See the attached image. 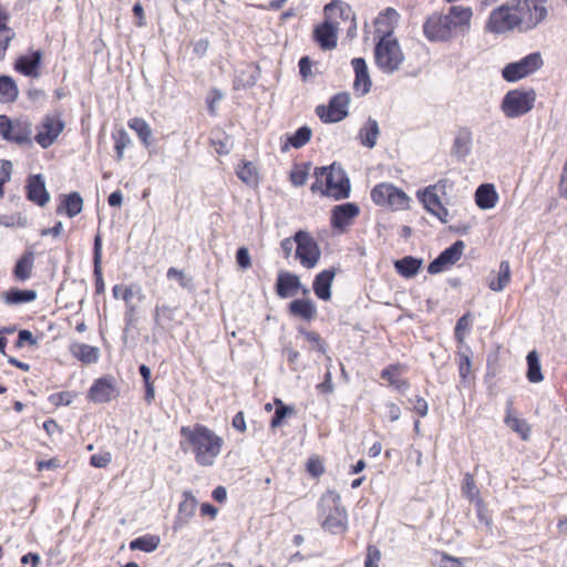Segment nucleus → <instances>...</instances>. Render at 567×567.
I'll use <instances>...</instances> for the list:
<instances>
[{"label":"nucleus","instance_id":"45","mask_svg":"<svg viewBox=\"0 0 567 567\" xmlns=\"http://www.w3.org/2000/svg\"><path fill=\"white\" fill-rule=\"evenodd\" d=\"M462 493L470 502H476L482 505L483 501L480 497V489L476 485L475 478L471 473H465L462 482Z\"/></svg>","mask_w":567,"mask_h":567},{"label":"nucleus","instance_id":"63","mask_svg":"<svg viewBox=\"0 0 567 567\" xmlns=\"http://www.w3.org/2000/svg\"><path fill=\"white\" fill-rule=\"evenodd\" d=\"M25 343L29 346H34L37 343L35 338L29 330H20L18 334V340L16 342V348H22Z\"/></svg>","mask_w":567,"mask_h":567},{"label":"nucleus","instance_id":"17","mask_svg":"<svg viewBox=\"0 0 567 567\" xmlns=\"http://www.w3.org/2000/svg\"><path fill=\"white\" fill-rule=\"evenodd\" d=\"M464 250V243L462 240L455 241L449 248L444 249L427 267L430 274H439L456 264Z\"/></svg>","mask_w":567,"mask_h":567},{"label":"nucleus","instance_id":"61","mask_svg":"<svg viewBox=\"0 0 567 567\" xmlns=\"http://www.w3.org/2000/svg\"><path fill=\"white\" fill-rule=\"evenodd\" d=\"M221 96V93L216 89L209 91L206 103L210 115H216V104L220 101Z\"/></svg>","mask_w":567,"mask_h":567},{"label":"nucleus","instance_id":"15","mask_svg":"<svg viewBox=\"0 0 567 567\" xmlns=\"http://www.w3.org/2000/svg\"><path fill=\"white\" fill-rule=\"evenodd\" d=\"M64 128V123L59 115L44 116L41 124L37 127L34 141L43 148L50 147Z\"/></svg>","mask_w":567,"mask_h":567},{"label":"nucleus","instance_id":"34","mask_svg":"<svg viewBox=\"0 0 567 567\" xmlns=\"http://www.w3.org/2000/svg\"><path fill=\"white\" fill-rule=\"evenodd\" d=\"M236 175L248 186H257L259 183V172L250 161H241L236 167Z\"/></svg>","mask_w":567,"mask_h":567},{"label":"nucleus","instance_id":"19","mask_svg":"<svg viewBox=\"0 0 567 567\" xmlns=\"http://www.w3.org/2000/svg\"><path fill=\"white\" fill-rule=\"evenodd\" d=\"M299 289L302 290L303 295H308V288L303 287L300 282L299 277L296 274L288 271H280L276 282V293L280 298H288L296 293Z\"/></svg>","mask_w":567,"mask_h":567},{"label":"nucleus","instance_id":"32","mask_svg":"<svg viewBox=\"0 0 567 567\" xmlns=\"http://www.w3.org/2000/svg\"><path fill=\"white\" fill-rule=\"evenodd\" d=\"M497 200L498 194L492 184H483L475 192V203L481 209L495 207Z\"/></svg>","mask_w":567,"mask_h":567},{"label":"nucleus","instance_id":"47","mask_svg":"<svg viewBox=\"0 0 567 567\" xmlns=\"http://www.w3.org/2000/svg\"><path fill=\"white\" fill-rule=\"evenodd\" d=\"M274 405L276 406L275 414L270 421V426L276 429L280 426L287 416H291L295 413L292 406L286 405L282 400L275 398Z\"/></svg>","mask_w":567,"mask_h":567},{"label":"nucleus","instance_id":"37","mask_svg":"<svg viewBox=\"0 0 567 567\" xmlns=\"http://www.w3.org/2000/svg\"><path fill=\"white\" fill-rule=\"evenodd\" d=\"M472 145V133L467 128H460L452 146V153L458 157H465Z\"/></svg>","mask_w":567,"mask_h":567},{"label":"nucleus","instance_id":"52","mask_svg":"<svg viewBox=\"0 0 567 567\" xmlns=\"http://www.w3.org/2000/svg\"><path fill=\"white\" fill-rule=\"evenodd\" d=\"M75 396H76L75 392L61 391V392L52 393L51 395H49L48 400L53 406L60 408L63 405H70L73 402V400L75 399Z\"/></svg>","mask_w":567,"mask_h":567},{"label":"nucleus","instance_id":"28","mask_svg":"<svg viewBox=\"0 0 567 567\" xmlns=\"http://www.w3.org/2000/svg\"><path fill=\"white\" fill-rule=\"evenodd\" d=\"M544 66L540 52H533L519 61L506 64L502 71H538Z\"/></svg>","mask_w":567,"mask_h":567},{"label":"nucleus","instance_id":"62","mask_svg":"<svg viewBox=\"0 0 567 567\" xmlns=\"http://www.w3.org/2000/svg\"><path fill=\"white\" fill-rule=\"evenodd\" d=\"M236 261L241 269H248L251 267V259L246 247L238 248L236 252Z\"/></svg>","mask_w":567,"mask_h":567},{"label":"nucleus","instance_id":"53","mask_svg":"<svg viewBox=\"0 0 567 567\" xmlns=\"http://www.w3.org/2000/svg\"><path fill=\"white\" fill-rule=\"evenodd\" d=\"M299 332L311 344L313 350H316L319 353L326 352V342L323 341V339L317 331H308L305 329H299Z\"/></svg>","mask_w":567,"mask_h":567},{"label":"nucleus","instance_id":"46","mask_svg":"<svg viewBox=\"0 0 567 567\" xmlns=\"http://www.w3.org/2000/svg\"><path fill=\"white\" fill-rule=\"evenodd\" d=\"M159 545V537L156 535H144L133 539L130 543L132 550H142L145 553L154 551Z\"/></svg>","mask_w":567,"mask_h":567},{"label":"nucleus","instance_id":"26","mask_svg":"<svg viewBox=\"0 0 567 567\" xmlns=\"http://www.w3.org/2000/svg\"><path fill=\"white\" fill-rule=\"evenodd\" d=\"M198 502L190 491L182 493V501L178 504L176 525L187 524L195 515Z\"/></svg>","mask_w":567,"mask_h":567},{"label":"nucleus","instance_id":"55","mask_svg":"<svg viewBox=\"0 0 567 567\" xmlns=\"http://www.w3.org/2000/svg\"><path fill=\"white\" fill-rule=\"evenodd\" d=\"M306 471L315 478L321 476L326 471L322 458L319 455H311L306 463Z\"/></svg>","mask_w":567,"mask_h":567},{"label":"nucleus","instance_id":"58","mask_svg":"<svg viewBox=\"0 0 567 567\" xmlns=\"http://www.w3.org/2000/svg\"><path fill=\"white\" fill-rule=\"evenodd\" d=\"M381 560V551L375 545H368L364 567H379V563Z\"/></svg>","mask_w":567,"mask_h":567},{"label":"nucleus","instance_id":"33","mask_svg":"<svg viewBox=\"0 0 567 567\" xmlns=\"http://www.w3.org/2000/svg\"><path fill=\"white\" fill-rule=\"evenodd\" d=\"M1 299L6 305H21L32 302L37 299V292L31 289H9L1 293Z\"/></svg>","mask_w":567,"mask_h":567},{"label":"nucleus","instance_id":"40","mask_svg":"<svg viewBox=\"0 0 567 567\" xmlns=\"http://www.w3.org/2000/svg\"><path fill=\"white\" fill-rule=\"evenodd\" d=\"M8 18V11L2 4H0V56H3L9 42L14 38V32L12 29L7 27Z\"/></svg>","mask_w":567,"mask_h":567},{"label":"nucleus","instance_id":"39","mask_svg":"<svg viewBox=\"0 0 567 567\" xmlns=\"http://www.w3.org/2000/svg\"><path fill=\"white\" fill-rule=\"evenodd\" d=\"M127 125L137 134L138 138L141 140V143L145 147H148L151 145L152 130L144 118L132 117L128 120Z\"/></svg>","mask_w":567,"mask_h":567},{"label":"nucleus","instance_id":"38","mask_svg":"<svg viewBox=\"0 0 567 567\" xmlns=\"http://www.w3.org/2000/svg\"><path fill=\"white\" fill-rule=\"evenodd\" d=\"M42 59L41 51H32L29 54L21 55L17 59L14 63V71L17 72H27V71H37L40 65Z\"/></svg>","mask_w":567,"mask_h":567},{"label":"nucleus","instance_id":"12","mask_svg":"<svg viewBox=\"0 0 567 567\" xmlns=\"http://www.w3.org/2000/svg\"><path fill=\"white\" fill-rule=\"evenodd\" d=\"M0 136L17 145H31L32 124L27 120H11L7 115H0Z\"/></svg>","mask_w":567,"mask_h":567},{"label":"nucleus","instance_id":"64","mask_svg":"<svg viewBox=\"0 0 567 567\" xmlns=\"http://www.w3.org/2000/svg\"><path fill=\"white\" fill-rule=\"evenodd\" d=\"M442 567H463L461 558L453 557L445 551H440Z\"/></svg>","mask_w":567,"mask_h":567},{"label":"nucleus","instance_id":"54","mask_svg":"<svg viewBox=\"0 0 567 567\" xmlns=\"http://www.w3.org/2000/svg\"><path fill=\"white\" fill-rule=\"evenodd\" d=\"M456 364L458 369V374L462 381H466L471 374L472 369V360L467 353L458 352L456 354Z\"/></svg>","mask_w":567,"mask_h":567},{"label":"nucleus","instance_id":"31","mask_svg":"<svg viewBox=\"0 0 567 567\" xmlns=\"http://www.w3.org/2000/svg\"><path fill=\"white\" fill-rule=\"evenodd\" d=\"M71 354L83 364H92L97 362L100 358L99 348L86 343H73L70 347Z\"/></svg>","mask_w":567,"mask_h":567},{"label":"nucleus","instance_id":"35","mask_svg":"<svg viewBox=\"0 0 567 567\" xmlns=\"http://www.w3.org/2000/svg\"><path fill=\"white\" fill-rule=\"evenodd\" d=\"M422 260L412 256L403 257L394 262L398 274L404 278L414 277L421 269Z\"/></svg>","mask_w":567,"mask_h":567},{"label":"nucleus","instance_id":"51","mask_svg":"<svg viewBox=\"0 0 567 567\" xmlns=\"http://www.w3.org/2000/svg\"><path fill=\"white\" fill-rule=\"evenodd\" d=\"M471 328V313L467 312L463 315L456 322L455 329H454V336L458 343H464L466 332Z\"/></svg>","mask_w":567,"mask_h":567},{"label":"nucleus","instance_id":"8","mask_svg":"<svg viewBox=\"0 0 567 567\" xmlns=\"http://www.w3.org/2000/svg\"><path fill=\"white\" fill-rule=\"evenodd\" d=\"M518 29L520 31V22L511 0L492 10L485 24V31L489 33L501 34Z\"/></svg>","mask_w":567,"mask_h":567},{"label":"nucleus","instance_id":"48","mask_svg":"<svg viewBox=\"0 0 567 567\" xmlns=\"http://www.w3.org/2000/svg\"><path fill=\"white\" fill-rule=\"evenodd\" d=\"M527 379L532 383H538L543 381L544 377L540 369V363L538 360V355L535 351H532L527 354Z\"/></svg>","mask_w":567,"mask_h":567},{"label":"nucleus","instance_id":"23","mask_svg":"<svg viewBox=\"0 0 567 567\" xmlns=\"http://www.w3.org/2000/svg\"><path fill=\"white\" fill-rule=\"evenodd\" d=\"M25 193L28 200L40 207L45 206L50 200V194L48 193L44 179L40 174L31 175L27 179Z\"/></svg>","mask_w":567,"mask_h":567},{"label":"nucleus","instance_id":"43","mask_svg":"<svg viewBox=\"0 0 567 567\" xmlns=\"http://www.w3.org/2000/svg\"><path fill=\"white\" fill-rule=\"evenodd\" d=\"M511 281V265L507 260L499 264L498 274L495 279L488 282V287L493 291H502Z\"/></svg>","mask_w":567,"mask_h":567},{"label":"nucleus","instance_id":"1","mask_svg":"<svg viewBox=\"0 0 567 567\" xmlns=\"http://www.w3.org/2000/svg\"><path fill=\"white\" fill-rule=\"evenodd\" d=\"M179 446L184 452H190L197 465L213 466L221 453L224 439L214 430L202 423L184 425L179 430Z\"/></svg>","mask_w":567,"mask_h":567},{"label":"nucleus","instance_id":"14","mask_svg":"<svg viewBox=\"0 0 567 567\" xmlns=\"http://www.w3.org/2000/svg\"><path fill=\"white\" fill-rule=\"evenodd\" d=\"M350 96L348 93H338L329 101L328 106L319 105L316 113L324 123H337L348 115Z\"/></svg>","mask_w":567,"mask_h":567},{"label":"nucleus","instance_id":"21","mask_svg":"<svg viewBox=\"0 0 567 567\" xmlns=\"http://www.w3.org/2000/svg\"><path fill=\"white\" fill-rule=\"evenodd\" d=\"M406 370L408 367L405 364L396 362L385 367L381 371L380 377L396 391L404 392L410 388V381L402 377Z\"/></svg>","mask_w":567,"mask_h":567},{"label":"nucleus","instance_id":"20","mask_svg":"<svg viewBox=\"0 0 567 567\" xmlns=\"http://www.w3.org/2000/svg\"><path fill=\"white\" fill-rule=\"evenodd\" d=\"M326 19L331 21L339 17L343 21H350L349 32L351 30H357V21L355 13L352 10L351 6L342 0H332L327 3L323 8Z\"/></svg>","mask_w":567,"mask_h":567},{"label":"nucleus","instance_id":"56","mask_svg":"<svg viewBox=\"0 0 567 567\" xmlns=\"http://www.w3.org/2000/svg\"><path fill=\"white\" fill-rule=\"evenodd\" d=\"M12 163L8 159H0V199L4 196V186L10 182L12 175Z\"/></svg>","mask_w":567,"mask_h":567},{"label":"nucleus","instance_id":"9","mask_svg":"<svg viewBox=\"0 0 567 567\" xmlns=\"http://www.w3.org/2000/svg\"><path fill=\"white\" fill-rule=\"evenodd\" d=\"M296 243L295 257L306 269L315 268L321 258V249L315 237L307 230H298L293 235Z\"/></svg>","mask_w":567,"mask_h":567},{"label":"nucleus","instance_id":"25","mask_svg":"<svg viewBox=\"0 0 567 567\" xmlns=\"http://www.w3.org/2000/svg\"><path fill=\"white\" fill-rule=\"evenodd\" d=\"M83 209V198L78 192L60 196V204L56 207L58 215H66L69 218L78 216Z\"/></svg>","mask_w":567,"mask_h":567},{"label":"nucleus","instance_id":"7","mask_svg":"<svg viewBox=\"0 0 567 567\" xmlns=\"http://www.w3.org/2000/svg\"><path fill=\"white\" fill-rule=\"evenodd\" d=\"M375 63L381 69L395 71L402 64L404 56L396 39L392 38V33L384 34L374 48Z\"/></svg>","mask_w":567,"mask_h":567},{"label":"nucleus","instance_id":"42","mask_svg":"<svg viewBox=\"0 0 567 567\" xmlns=\"http://www.w3.org/2000/svg\"><path fill=\"white\" fill-rule=\"evenodd\" d=\"M378 136V122L375 120L369 118L365 125L359 132L361 144L371 148L375 145Z\"/></svg>","mask_w":567,"mask_h":567},{"label":"nucleus","instance_id":"59","mask_svg":"<svg viewBox=\"0 0 567 567\" xmlns=\"http://www.w3.org/2000/svg\"><path fill=\"white\" fill-rule=\"evenodd\" d=\"M112 462V454L110 452H103L93 454L90 457V464L96 468H104Z\"/></svg>","mask_w":567,"mask_h":567},{"label":"nucleus","instance_id":"13","mask_svg":"<svg viewBox=\"0 0 567 567\" xmlns=\"http://www.w3.org/2000/svg\"><path fill=\"white\" fill-rule=\"evenodd\" d=\"M120 391L113 375H103L92 383L87 391L86 399L94 403H109L117 399Z\"/></svg>","mask_w":567,"mask_h":567},{"label":"nucleus","instance_id":"11","mask_svg":"<svg viewBox=\"0 0 567 567\" xmlns=\"http://www.w3.org/2000/svg\"><path fill=\"white\" fill-rule=\"evenodd\" d=\"M535 101L534 90H511L505 94L501 109L506 117L515 118L528 113L534 107Z\"/></svg>","mask_w":567,"mask_h":567},{"label":"nucleus","instance_id":"6","mask_svg":"<svg viewBox=\"0 0 567 567\" xmlns=\"http://www.w3.org/2000/svg\"><path fill=\"white\" fill-rule=\"evenodd\" d=\"M370 196L377 206L386 207L392 210H405L410 207L408 194L391 183L377 184L371 189Z\"/></svg>","mask_w":567,"mask_h":567},{"label":"nucleus","instance_id":"50","mask_svg":"<svg viewBox=\"0 0 567 567\" xmlns=\"http://www.w3.org/2000/svg\"><path fill=\"white\" fill-rule=\"evenodd\" d=\"M310 172V164L309 163H302L297 164L292 167L289 179L291 184L296 187L303 186L308 179Z\"/></svg>","mask_w":567,"mask_h":567},{"label":"nucleus","instance_id":"29","mask_svg":"<svg viewBox=\"0 0 567 567\" xmlns=\"http://www.w3.org/2000/svg\"><path fill=\"white\" fill-rule=\"evenodd\" d=\"M93 266V274L95 277V292L103 293L105 290V285L102 272V236L100 234H97L94 238Z\"/></svg>","mask_w":567,"mask_h":567},{"label":"nucleus","instance_id":"27","mask_svg":"<svg viewBox=\"0 0 567 567\" xmlns=\"http://www.w3.org/2000/svg\"><path fill=\"white\" fill-rule=\"evenodd\" d=\"M336 271L333 269H324L321 272L317 274L313 282L312 288L315 295L323 300L328 301L331 298V286L332 281L334 279Z\"/></svg>","mask_w":567,"mask_h":567},{"label":"nucleus","instance_id":"5","mask_svg":"<svg viewBox=\"0 0 567 567\" xmlns=\"http://www.w3.org/2000/svg\"><path fill=\"white\" fill-rule=\"evenodd\" d=\"M511 3L519 19L520 32L535 29L547 18V0H511Z\"/></svg>","mask_w":567,"mask_h":567},{"label":"nucleus","instance_id":"49","mask_svg":"<svg viewBox=\"0 0 567 567\" xmlns=\"http://www.w3.org/2000/svg\"><path fill=\"white\" fill-rule=\"evenodd\" d=\"M505 423L509 426L514 432L519 434L523 440H528L530 434V426L527 424L525 420H522L517 416L508 413L505 417Z\"/></svg>","mask_w":567,"mask_h":567},{"label":"nucleus","instance_id":"16","mask_svg":"<svg viewBox=\"0 0 567 567\" xmlns=\"http://www.w3.org/2000/svg\"><path fill=\"white\" fill-rule=\"evenodd\" d=\"M360 215V207L355 203L336 205L331 209L330 226L339 233H344Z\"/></svg>","mask_w":567,"mask_h":567},{"label":"nucleus","instance_id":"10","mask_svg":"<svg viewBox=\"0 0 567 567\" xmlns=\"http://www.w3.org/2000/svg\"><path fill=\"white\" fill-rule=\"evenodd\" d=\"M445 189L446 181L440 179L437 183L417 192V198L424 208L444 224L449 221V210L441 199V196L445 195Z\"/></svg>","mask_w":567,"mask_h":567},{"label":"nucleus","instance_id":"30","mask_svg":"<svg viewBox=\"0 0 567 567\" xmlns=\"http://www.w3.org/2000/svg\"><path fill=\"white\" fill-rule=\"evenodd\" d=\"M34 267V254L31 250H25L17 260L12 274L16 280L25 281L31 278Z\"/></svg>","mask_w":567,"mask_h":567},{"label":"nucleus","instance_id":"24","mask_svg":"<svg viewBox=\"0 0 567 567\" xmlns=\"http://www.w3.org/2000/svg\"><path fill=\"white\" fill-rule=\"evenodd\" d=\"M288 312L292 317L310 322L317 317V307L310 298H300L288 305Z\"/></svg>","mask_w":567,"mask_h":567},{"label":"nucleus","instance_id":"41","mask_svg":"<svg viewBox=\"0 0 567 567\" xmlns=\"http://www.w3.org/2000/svg\"><path fill=\"white\" fill-rule=\"evenodd\" d=\"M210 145L214 147L218 155H227L231 148V141L229 135L223 130H215L210 135Z\"/></svg>","mask_w":567,"mask_h":567},{"label":"nucleus","instance_id":"22","mask_svg":"<svg viewBox=\"0 0 567 567\" xmlns=\"http://www.w3.org/2000/svg\"><path fill=\"white\" fill-rule=\"evenodd\" d=\"M313 40L322 50L334 49L338 41V25L326 19L315 28Z\"/></svg>","mask_w":567,"mask_h":567},{"label":"nucleus","instance_id":"2","mask_svg":"<svg viewBox=\"0 0 567 567\" xmlns=\"http://www.w3.org/2000/svg\"><path fill=\"white\" fill-rule=\"evenodd\" d=\"M473 11L470 7L452 6L446 14H432L423 24L424 35L430 41L447 42L471 29Z\"/></svg>","mask_w":567,"mask_h":567},{"label":"nucleus","instance_id":"18","mask_svg":"<svg viewBox=\"0 0 567 567\" xmlns=\"http://www.w3.org/2000/svg\"><path fill=\"white\" fill-rule=\"evenodd\" d=\"M178 308L166 303L156 305L153 311V320L156 329L161 331H172L182 322L177 320L176 313Z\"/></svg>","mask_w":567,"mask_h":567},{"label":"nucleus","instance_id":"4","mask_svg":"<svg viewBox=\"0 0 567 567\" xmlns=\"http://www.w3.org/2000/svg\"><path fill=\"white\" fill-rule=\"evenodd\" d=\"M316 182L311 185L312 192H320L323 196L336 200L350 196L351 185L346 172L336 164L317 167L315 169Z\"/></svg>","mask_w":567,"mask_h":567},{"label":"nucleus","instance_id":"57","mask_svg":"<svg viewBox=\"0 0 567 567\" xmlns=\"http://www.w3.org/2000/svg\"><path fill=\"white\" fill-rule=\"evenodd\" d=\"M371 80L369 73H355L353 90L358 95H364L370 91Z\"/></svg>","mask_w":567,"mask_h":567},{"label":"nucleus","instance_id":"3","mask_svg":"<svg viewBox=\"0 0 567 567\" xmlns=\"http://www.w3.org/2000/svg\"><path fill=\"white\" fill-rule=\"evenodd\" d=\"M320 526L330 534H344L349 528V515L342 505L340 494L334 489H327L321 494L318 505Z\"/></svg>","mask_w":567,"mask_h":567},{"label":"nucleus","instance_id":"44","mask_svg":"<svg viewBox=\"0 0 567 567\" xmlns=\"http://www.w3.org/2000/svg\"><path fill=\"white\" fill-rule=\"evenodd\" d=\"M112 140L114 142L115 158L120 162L124 157V151L132 145V140L124 128L112 133Z\"/></svg>","mask_w":567,"mask_h":567},{"label":"nucleus","instance_id":"60","mask_svg":"<svg viewBox=\"0 0 567 567\" xmlns=\"http://www.w3.org/2000/svg\"><path fill=\"white\" fill-rule=\"evenodd\" d=\"M137 307L135 305H126L124 313L125 330L134 328L137 322Z\"/></svg>","mask_w":567,"mask_h":567},{"label":"nucleus","instance_id":"36","mask_svg":"<svg viewBox=\"0 0 567 567\" xmlns=\"http://www.w3.org/2000/svg\"><path fill=\"white\" fill-rule=\"evenodd\" d=\"M311 136V128L308 126H301L295 133L287 136L285 144L281 146V151L286 152L290 147L301 148L310 141Z\"/></svg>","mask_w":567,"mask_h":567}]
</instances>
